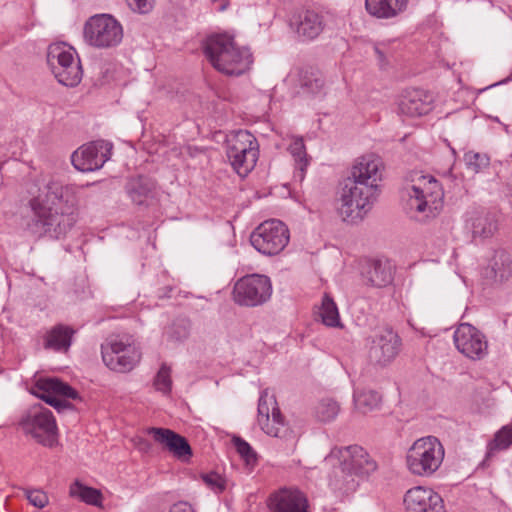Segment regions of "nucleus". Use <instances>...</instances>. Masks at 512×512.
Returning a JSON list of instances; mask_svg holds the SVG:
<instances>
[{
	"label": "nucleus",
	"instance_id": "f257e3e1",
	"mask_svg": "<svg viewBox=\"0 0 512 512\" xmlns=\"http://www.w3.org/2000/svg\"><path fill=\"white\" fill-rule=\"evenodd\" d=\"M37 190L29 191L28 207L32 217L26 223V230L42 238L61 239L75 226L79 216V193L81 187L49 178Z\"/></svg>",
	"mask_w": 512,
	"mask_h": 512
},
{
	"label": "nucleus",
	"instance_id": "f03ea898",
	"mask_svg": "<svg viewBox=\"0 0 512 512\" xmlns=\"http://www.w3.org/2000/svg\"><path fill=\"white\" fill-rule=\"evenodd\" d=\"M382 167L381 159L373 154L355 161L349 176L341 183L338 210L344 221L357 223L371 210L379 192Z\"/></svg>",
	"mask_w": 512,
	"mask_h": 512
},
{
	"label": "nucleus",
	"instance_id": "7ed1b4c3",
	"mask_svg": "<svg viewBox=\"0 0 512 512\" xmlns=\"http://www.w3.org/2000/svg\"><path fill=\"white\" fill-rule=\"evenodd\" d=\"M324 462L334 468L329 485L342 494L355 491L358 486L356 478L369 475L377 469L376 462L358 445L334 447Z\"/></svg>",
	"mask_w": 512,
	"mask_h": 512
},
{
	"label": "nucleus",
	"instance_id": "20e7f679",
	"mask_svg": "<svg viewBox=\"0 0 512 512\" xmlns=\"http://www.w3.org/2000/svg\"><path fill=\"white\" fill-rule=\"evenodd\" d=\"M203 49L211 65L229 76L244 74L253 63L250 50L247 47L238 46L234 38L226 33L208 37Z\"/></svg>",
	"mask_w": 512,
	"mask_h": 512
},
{
	"label": "nucleus",
	"instance_id": "39448f33",
	"mask_svg": "<svg viewBox=\"0 0 512 512\" xmlns=\"http://www.w3.org/2000/svg\"><path fill=\"white\" fill-rule=\"evenodd\" d=\"M408 180L411 186L407 211L411 217L424 220L436 216L443 207L444 192L440 183L432 175L418 171L411 172Z\"/></svg>",
	"mask_w": 512,
	"mask_h": 512
},
{
	"label": "nucleus",
	"instance_id": "423d86ee",
	"mask_svg": "<svg viewBox=\"0 0 512 512\" xmlns=\"http://www.w3.org/2000/svg\"><path fill=\"white\" fill-rule=\"evenodd\" d=\"M444 455V447L436 437H422L407 452L408 470L416 476L430 477L440 468Z\"/></svg>",
	"mask_w": 512,
	"mask_h": 512
},
{
	"label": "nucleus",
	"instance_id": "0eeeda50",
	"mask_svg": "<svg viewBox=\"0 0 512 512\" xmlns=\"http://www.w3.org/2000/svg\"><path fill=\"white\" fill-rule=\"evenodd\" d=\"M47 65L57 81L67 87L77 86L83 72L75 50L63 43H53L47 49Z\"/></svg>",
	"mask_w": 512,
	"mask_h": 512
},
{
	"label": "nucleus",
	"instance_id": "6e6552de",
	"mask_svg": "<svg viewBox=\"0 0 512 512\" xmlns=\"http://www.w3.org/2000/svg\"><path fill=\"white\" fill-rule=\"evenodd\" d=\"M226 155L234 171L241 177L247 176L258 160L257 139L247 130L231 132L226 139Z\"/></svg>",
	"mask_w": 512,
	"mask_h": 512
},
{
	"label": "nucleus",
	"instance_id": "1a4fd4ad",
	"mask_svg": "<svg viewBox=\"0 0 512 512\" xmlns=\"http://www.w3.org/2000/svg\"><path fill=\"white\" fill-rule=\"evenodd\" d=\"M104 364L112 371L126 373L140 361L141 352L130 335H114L101 346Z\"/></svg>",
	"mask_w": 512,
	"mask_h": 512
},
{
	"label": "nucleus",
	"instance_id": "9d476101",
	"mask_svg": "<svg viewBox=\"0 0 512 512\" xmlns=\"http://www.w3.org/2000/svg\"><path fill=\"white\" fill-rule=\"evenodd\" d=\"M83 38L88 45L94 48H114L123 39V27L110 14H96L85 22Z\"/></svg>",
	"mask_w": 512,
	"mask_h": 512
},
{
	"label": "nucleus",
	"instance_id": "9b49d317",
	"mask_svg": "<svg viewBox=\"0 0 512 512\" xmlns=\"http://www.w3.org/2000/svg\"><path fill=\"white\" fill-rule=\"evenodd\" d=\"M23 431L46 447L57 444L58 429L52 412L43 405L33 406L21 421Z\"/></svg>",
	"mask_w": 512,
	"mask_h": 512
},
{
	"label": "nucleus",
	"instance_id": "f8f14e48",
	"mask_svg": "<svg viewBox=\"0 0 512 512\" xmlns=\"http://www.w3.org/2000/svg\"><path fill=\"white\" fill-rule=\"evenodd\" d=\"M401 345V338L392 328H381L367 339V359L374 367H387L398 356Z\"/></svg>",
	"mask_w": 512,
	"mask_h": 512
},
{
	"label": "nucleus",
	"instance_id": "ddd939ff",
	"mask_svg": "<svg viewBox=\"0 0 512 512\" xmlns=\"http://www.w3.org/2000/svg\"><path fill=\"white\" fill-rule=\"evenodd\" d=\"M272 295V284L269 277L250 274L238 279L233 287L232 296L236 304L245 307H256L266 303Z\"/></svg>",
	"mask_w": 512,
	"mask_h": 512
},
{
	"label": "nucleus",
	"instance_id": "4468645a",
	"mask_svg": "<svg viewBox=\"0 0 512 512\" xmlns=\"http://www.w3.org/2000/svg\"><path fill=\"white\" fill-rule=\"evenodd\" d=\"M289 230L286 225L276 219L261 223L250 236L252 246L260 253L268 256L280 253L289 242Z\"/></svg>",
	"mask_w": 512,
	"mask_h": 512
},
{
	"label": "nucleus",
	"instance_id": "2eb2a0df",
	"mask_svg": "<svg viewBox=\"0 0 512 512\" xmlns=\"http://www.w3.org/2000/svg\"><path fill=\"white\" fill-rule=\"evenodd\" d=\"M32 393L59 413L74 409L73 405L66 399H77L79 397L74 388L56 377L39 378L32 388Z\"/></svg>",
	"mask_w": 512,
	"mask_h": 512
},
{
	"label": "nucleus",
	"instance_id": "dca6fc26",
	"mask_svg": "<svg viewBox=\"0 0 512 512\" xmlns=\"http://www.w3.org/2000/svg\"><path fill=\"white\" fill-rule=\"evenodd\" d=\"M453 341L456 349L471 360H481L488 353L486 336L475 326L461 323L454 331Z\"/></svg>",
	"mask_w": 512,
	"mask_h": 512
},
{
	"label": "nucleus",
	"instance_id": "f3484780",
	"mask_svg": "<svg viewBox=\"0 0 512 512\" xmlns=\"http://www.w3.org/2000/svg\"><path fill=\"white\" fill-rule=\"evenodd\" d=\"M257 412V421L263 432L273 437L285 435L287 428L284 418L275 396L270 394L268 389L263 390L260 394Z\"/></svg>",
	"mask_w": 512,
	"mask_h": 512
},
{
	"label": "nucleus",
	"instance_id": "a211bd4d",
	"mask_svg": "<svg viewBox=\"0 0 512 512\" xmlns=\"http://www.w3.org/2000/svg\"><path fill=\"white\" fill-rule=\"evenodd\" d=\"M112 144L98 140L83 145L73 152L71 162L81 172H91L101 168L111 157Z\"/></svg>",
	"mask_w": 512,
	"mask_h": 512
},
{
	"label": "nucleus",
	"instance_id": "6ab92c4d",
	"mask_svg": "<svg viewBox=\"0 0 512 512\" xmlns=\"http://www.w3.org/2000/svg\"><path fill=\"white\" fill-rule=\"evenodd\" d=\"M406 512H446L442 497L431 488L416 486L403 499Z\"/></svg>",
	"mask_w": 512,
	"mask_h": 512
},
{
	"label": "nucleus",
	"instance_id": "aec40b11",
	"mask_svg": "<svg viewBox=\"0 0 512 512\" xmlns=\"http://www.w3.org/2000/svg\"><path fill=\"white\" fill-rule=\"evenodd\" d=\"M147 433L177 459L186 461L192 456L190 444L180 434L167 428L158 427L148 428Z\"/></svg>",
	"mask_w": 512,
	"mask_h": 512
},
{
	"label": "nucleus",
	"instance_id": "412c9836",
	"mask_svg": "<svg viewBox=\"0 0 512 512\" xmlns=\"http://www.w3.org/2000/svg\"><path fill=\"white\" fill-rule=\"evenodd\" d=\"M272 512H307L306 496L296 488H282L269 498Z\"/></svg>",
	"mask_w": 512,
	"mask_h": 512
},
{
	"label": "nucleus",
	"instance_id": "4be33fe9",
	"mask_svg": "<svg viewBox=\"0 0 512 512\" xmlns=\"http://www.w3.org/2000/svg\"><path fill=\"white\" fill-rule=\"evenodd\" d=\"M433 97L422 89L404 91L398 102L399 113L417 117L427 114L432 109Z\"/></svg>",
	"mask_w": 512,
	"mask_h": 512
},
{
	"label": "nucleus",
	"instance_id": "5701e85b",
	"mask_svg": "<svg viewBox=\"0 0 512 512\" xmlns=\"http://www.w3.org/2000/svg\"><path fill=\"white\" fill-rule=\"evenodd\" d=\"M290 26L303 40L317 38L325 27L324 17L314 10H305L290 20Z\"/></svg>",
	"mask_w": 512,
	"mask_h": 512
},
{
	"label": "nucleus",
	"instance_id": "b1692460",
	"mask_svg": "<svg viewBox=\"0 0 512 512\" xmlns=\"http://www.w3.org/2000/svg\"><path fill=\"white\" fill-rule=\"evenodd\" d=\"M361 275L367 285L385 287L393 281V267L389 260L372 259L365 262Z\"/></svg>",
	"mask_w": 512,
	"mask_h": 512
},
{
	"label": "nucleus",
	"instance_id": "393cba45",
	"mask_svg": "<svg viewBox=\"0 0 512 512\" xmlns=\"http://www.w3.org/2000/svg\"><path fill=\"white\" fill-rule=\"evenodd\" d=\"M409 0H365L369 15L377 19H393L407 9Z\"/></svg>",
	"mask_w": 512,
	"mask_h": 512
},
{
	"label": "nucleus",
	"instance_id": "a878e982",
	"mask_svg": "<svg viewBox=\"0 0 512 512\" xmlns=\"http://www.w3.org/2000/svg\"><path fill=\"white\" fill-rule=\"evenodd\" d=\"M469 222L474 238H489L498 229V220L496 215L485 210L475 211L470 217Z\"/></svg>",
	"mask_w": 512,
	"mask_h": 512
},
{
	"label": "nucleus",
	"instance_id": "bb28decb",
	"mask_svg": "<svg viewBox=\"0 0 512 512\" xmlns=\"http://www.w3.org/2000/svg\"><path fill=\"white\" fill-rule=\"evenodd\" d=\"M512 275V257L504 250L496 251L488 267L486 276L496 282H503Z\"/></svg>",
	"mask_w": 512,
	"mask_h": 512
},
{
	"label": "nucleus",
	"instance_id": "cd10ccee",
	"mask_svg": "<svg viewBox=\"0 0 512 512\" xmlns=\"http://www.w3.org/2000/svg\"><path fill=\"white\" fill-rule=\"evenodd\" d=\"M127 193L131 200L137 205L145 204L153 198L155 182L144 176L132 178L126 186Z\"/></svg>",
	"mask_w": 512,
	"mask_h": 512
},
{
	"label": "nucleus",
	"instance_id": "c85d7f7f",
	"mask_svg": "<svg viewBox=\"0 0 512 512\" xmlns=\"http://www.w3.org/2000/svg\"><path fill=\"white\" fill-rule=\"evenodd\" d=\"M74 333L75 331L71 327L58 324L48 331L44 346L54 351L66 352L71 346Z\"/></svg>",
	"mask_w": 512,
	"mask_h": 512
},
{
	"label": "nucleus",
	"instance_id": "c756f323",
	"mask_svg": "<svg viewBox=\"0 0 512 512\" xmlns=\"http://www.w3.org/2000/svg\"><path fill=\"white\" fill-rule=\"evenodd\" d=\"M288 150L295 161L296 170L294 177L299 179V181H302L305 177L306 168L309 163L303 138H293L289 144Z\"/></svg>",
	"mask_w": 512,
	"mask_h": 512
},
{
	"label": "nucleus",
	"instance_id": "7c9ffc66",
	"mask_svg": "<svg viewBox=\"0 0 512 512\" xmlns=\"http://www.w3.org/2000/svg\"><path fill=\"white\" fill-rule=\"evenodd\" d=\"M325 80L319 71H305L300 77V89L302 94L322 95L324 93Z\"/></svg>",
	"mask_w": 512,
	"mask_h": 512
},
{
	"label": "nucleus",
	"instance_id": "2f4dec72",
	"mask_svg": "<svg viewBox=\"0 0 512 512\" xmlns=\"http://www.w3.org/2000/svg\"><path fill=\"white\" fill-rule=\"evenodd\" d=\"M191 332V321L188 318L175 319L166 329L164 335L169 342L182 343L187 340Z\"/></svg>",
	"mask_w": 512,
	"mask_h": 512
},
{
	"label": "nucleus",
	"instance_id": "473e14b6",
	"mask_svg": "<svg viewBox=\"0 0 512 512\" xmlns=\"http://www.w3.org/2000/svg\"><path fill=\"white\" fill-rule=\"evenodd\" d=\"M381 397L373 390L356 391L354 393V404L358 411L367 414L380 405Z\"/></svg>",
	"mask_w": 512,
	"mask_h": 512
},
{
	"label": "nucleus",
	"instance_id": "72a5a7b5",
	"mask_svg": "<svg viewBox=\"0 0 512 512\" xmlns=\"http://www.w3.org/2000/svg\"><path fill=\"white\" fill-rule=\"evenodd\" d=\"M70 495L72 497L79 498L81 501L89 504L98 506L101 503V493L99 490L83 485L79 481H75L70 486Z\"/></svg>",
	"mask_w": 512,
	"mask_h": 512
},
{
	"label": "nucleus",
	"instance_id": "f704fd0d",
	"mask_svg": "<svg viewBox=\"0 0 512 512\" xmlns=\"http://www.w3.org/2000/svg\"><path fill=\"white\" fill-rule=\"evenodd\" d=\"M512 445V424L503 426L488 443L487 457L495 452L505 450Z\"/></svg>",
	"mask_w": 512,
	"mask_h": 512
},
{
	"label": "nucleus",
	"instance_id": "c9c22d12",
	"mask_svg": "<svg viewBox=\"0 0 512 512\" xmlns=\"http://www.w3.org/2000/svg\"><path fill=\"white\" fill-rule=\"evenodd\" d=\"M319 316L326 326L336 327L340 324L338 308L333 299L327 294L322 299Z\"/></svg>",
	"mask_w": 512,
	"mask_h": 512
},
{
	"label": "nucleus",
	"instance_id": "e433bc0d",
	"mask_svg": "<svg viewBox=\"0 0 512 512\" xmlns=\"http://www.w3.org/2000/svg\"><path fill=\"white\" fill-rule=\"evenodd\" d=\"M340 407L333 399H322L316 406L315 414L318 420L322 422H330L336 418Z\"/></svg>",
	"mask_w": 512,
	"mask_h": 512
},
{
	"label": "nucleus",
	"instance_id": "4c0bfd02",
	"mask_svg": "<svg viewBox=\"0 0 512 512\" xmlns=\"http://www.w3.org/2000/svg\"><path fill=\"white\" fill-rule=\"evenodd\" d=\"M154 387L156 390L168 394L171 391L172 380L171 370L166 364H162L154 378Z\"/></svg>",
	"mask_w": 512,
	"mask_h": 512
},
{
	"label": "nucleus",
	"instance_id": "58836bf2",
	"mask_svg": "<svg viewBox=\"0 0 512 512\" xmlns=\"http://www.w3.org/2000/svg\"><path fill=\"white\" fill-rule=\"evenodd\" d=\"M464 161L471 171L478 173L483 168L489 165V157L486 154H481L469 151L464 154Z\"/></svg>",
	"mask_w": 512,
	"mask_h": 512
},
{
	"label": "nucleus",
	"instance_id": "ea45409f",
	"mask_svg": "<svg viewBox=\"0 0 512 512\" xmlns=\"http://www.w3.org/2000/svg\"><path fill=\"white\" fill-rule=\"evenodd\" d=\"M202 480L215 493H222L227 487L226 478L217 472L203 474Z\"/></svg>",
	"mask_w": 512,
	"mask_h": 512
},
{
	"label": "nucleus",
	"instance_id": "a19ab883",
	"mask_svg": "<svg viewBox=\"0 0 512 512\" xmlns=\"http://www.w3.org/2000/svg\"><path fill=\"white\" fill-rule=\"evenodd\" d=\"M233 443L237 452L244 458L247 464H252L256 461V454L248 442L240 437H235Z\"/></svg>",
	"mask_w": 512,
	"mask_h": 512
},
{
	"label": "nucleus",
	"instance_id": "79ce46f5",
	"mask_svg": "<svg viewBox=\"0 0 512 512\" xmlns=\"http://www.w3.org/2000/svg\"><path fill=\"white\" fill-rule=\"evenodd\" d=\"M374 52L378 61V65L381 69H385L390 61L389 59L392 57V51L389 47V44L386 42H379L374 45Z\"/></svg>",
	"mask_w": 512,
	"mask_h": 512
},
{
	"label": "nucleus",
	"instance_id": "37998d69",
	"mask_svg": "<svg viewBox=\"0 0 512 512\" xmlns=\"http://www.w3.org/2000/svg\"><path fill=\"white\" fill-rule=\"evenodd\" d=\"M23 491L29 503L36 508H44L49 502L47 494L40 489H24Z\"/></svg>",
	"mask_w": 512,
	"mask_h": 512
},
{
	"label": "nucleus",
	"instance_id": "c03bdc74",
	"mask_svg": "<svg viewBox=\"0 0 512 512\" xmlns=\"http://www.w3.org/2000/svg\"><path fill=\"white\" fill-rule=\"evenodd\" d=\"M129 8L137 13L146 14L152 10L153 0H125Z\"/></svg>",
	"mask_w": 512,
	"mask_h": 512
},
{
	"label": "nucleus",
	"instance_id": "a18cd8bd",
	"mask_svg": "<svg viewBox=\"0 0 512 512\" xmlns=\"http://www.w3.org/2000/svg\"><path fill=\"white\" fill-rule=\"evenodd\" d=\"M169 512H195L194 508L191 504H189L186 501H179L174 503L170 509Z\"/></svg>",
	"mask_w": 512,
	"mask_h": 512
},
{
	"label": "nucleus",
	"instance_id": "49530a36",
	"mask_svg": "<svg viewBox=\"0 0 512 512\" xmlns=\"http://www.w3.org/2000/svg\"><path fill=\"white\" fill-rule=\"evenodd\" d=\"M213 3H219V11H224L229 5V0H212Z\"/></svg>",
	"mask_w": 512,
	"mask_h": 512
},
{
	"label": "nucleus",
	"instance_id": "de8ad7c7",
	"mask_svg": "<svg viewBox=\"0 0 512 512\" xmlns=\"http://www.w3.org/2000/svg\"><path fill=\"white\" fill-rule=\"evenodd\" d=\"M506 196L510 205L512 206V183L507 185V193Z\"/></svg>",
	"mask_w": 512,
	"mask_h": 512
}]
</instances>
